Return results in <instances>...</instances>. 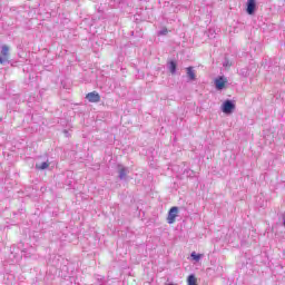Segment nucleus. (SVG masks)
I'll return each mask as SVG.
<instances>
[{
	"label": "nucleus",
	"mask_w": 285,
	"mask_h": 285,
	"mask_svg": "<svg viewBox=\"0 0 285 285\" xmlns=\"http://www.w3.org/2000/svg\"><path fill=\"white\" fill-rule=\"evenodd\" d=\"M202 257H204V254H197L195 252L191 253V258L194 259V262H199Z\"/></svg>",
	"instance_id": "nucleus-11"
},
{
	"label": "nucleus",
	"mask_w": 285,
	"mask_h": 285,
	"mask_svg": "<svg viewBox=\"0 0 285 285\" xmlns=\"http://www.w3.org/2000/svg\"><path fill=\"white\" fill-rule=\"evenodd\" d=\"M187 77H189L190 81H195L197 79V75L195 73V70L193 67H187L186 68Z\"/></svg>",
	"instance_id": "nucleus-7"
},
{
	"label": "nucleus",
	"mask_w": 285,
	"mask_h": 285,
	"mask_svg": "<svg viewBox=\"0 0 285 285\" xmlns=\"http://www.w3.org/2000/svg\"><path fill=\"white\" fill-rule=\"evenodd\" d=\"M255 8H257V2L255 0H248L247 1V14H255Z\"/></svg>",
	"instance_id": "nucleus-6"
},
{
	"label": "nucleus",
	"mask_w": 285,
	"mask_h": 285,
	"mask_svg": "<svg viewBox=\"0 0 285 285\" xmlns=\"http://www.w3.org/2000/svg\"><path fill=\"white\" fill-rule=\"evenodd\" d=\"M86 99L89 104H99V101H101V96L97 91H91L86 95Z\"/></svg>",
	"instance_id": "nucleus-2"
},
{
	"label": "nucleus",
	"mask_w": 285,
	"mask_h": 285,
	"mask_svg": "<svg viewBox=\"0 0 285 285\" xmlns=\"http://www.w3.org/2000/svg\"><path fill=\"white\" fill-rule=\"evenodd\" d=\"M187 285H198L197 284V277L195 276V275H189L188 277H187Z\"/></svg>",
	"instance_id": "nucleus-8"
},
{
	"label": "nucleus",
	"mask_w": 285,
	"mask_h": 285,
	"mask_svg": "<svg viewBox=\"0 0 285 285\" xmlns=\"http://www.w3.org/2000/svg\"><path fill=\"white\" fill-rule=\"evenodd\" d=\"M36 168L38 170H46L47 168H50V163L36 164Z\"/></svg>",
	"instance_id": "nucleus-9"
},
{
	"label": "nucleus",
	"mask_w": 285,
	"mask_h": 285,
	"mask_svg": "<svg viewBox=\"0 0 285 285\" xmlns=\"http://www.w3.org/2000/svg\"><path fill=\"white\" fill-rule=\"evenodd\" d=\"M169 70L171 72V75H175L176 70H177V62L175 61H170L169 62Z\"/></svg>",
	"instance_id": "nucleus-10"
},
{
	"label": "nucleus",
	"mask_w": 285,
	"mask_h": 285,
	"mask_svg": "<svg viewBox=\"0 0 285 285\" xmlns=\"http://www.w3.org/2000/svg\"><path fill=\"white\" fill-rule=\"evenodd\" d=\"M168 28H166V27H164L160 31H159V35L161 36V37H165L166 35H168Z\"/></svg>",
	"instance_id": "nucleus-13"
},
{
	"label": "nucleus",
	"mask_w": 285,
	"mask_h": 285,
	"mask_svg": "<svg viewBox=\"0 0 285 285\" xmlns=\"http://www.w3.org/2000/svg\"><path fill=\"white\" fill-rule=\"evenodd\" d=\"M119 177H120V179H124V177H126V168L121 167L119 169Z\"/></svg>",
	"instance_id": "nucleus-12"
},
{
	"label": "nucleus",
	"mask_w": 285,
	"mask_h": 285,
	"mask_svg": "<svg viewBox=\"0 0 285 285\" xmlns=\"http://www.w3.org/2000/svg\"><path fill=\"white\" fill-rule=\"evenodd\" d=\"M178 215H179V207H171L167 216L168 224H175Z\"/></svg>",
	"instance_id": "nucleus-1"
},
{
	"label": "nucleus",
	"mask_w": 285,
	"mask_h": 285,
	"mask_svg": "<svg viewBox=\"0 0 285 285\" xmlns=\"http://www.w3.org/2000/svg\"><path fill=\"white\" fill-rule=\"evenodd\" d=\"M226 83H228V79L224 76H220L215 79L216 90H224L226 88Z\"/></svg>",
	"instance_id": "nucleus-5"
},
{
	"label": "nucleus",
	"mask_w": 285,
	"mask_h": 285,
	"mask_svg": "<svg viewBox=\"0 0 285 285\" xmlns=\"http://www.w3.org/2000/svg\"><path fill=\"white\" fill-rule=\"evenodd\" d=\"M10 59V47L8 45L2 46L0 63L3 65Z\"/></svg>",
	"instance_id": "nucleus-4"
},
{
	"label": "nucleus",
	"mask_w": 285,
	"mask_h": 285,
	"mask_svg": "<svg viewBox=\"0 0 285 285\" xmlns=\"http://www.w3.org/2000/svg\"><path fill=\"white\" fill-rule=\"evenodd\" d=\"M234 110H235V104H233V101L230 100H226L222 106V111L225 115H230L233 114Z\"/></svg>",
	"instance_id": "nucleus-3"
}]
</instances>
